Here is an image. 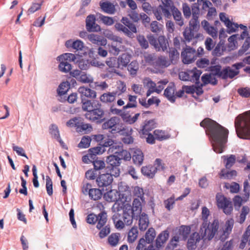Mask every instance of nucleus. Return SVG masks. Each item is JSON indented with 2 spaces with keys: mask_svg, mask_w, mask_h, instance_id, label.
<instances>
[{
  "mask_svg": "<svg viewBox=\"0 0 250 250\" xmlns=\"http://www.w3.org/2000/svg\"><path fill=\"white\" fill-rule=\"evenodd\" d=\"M123 219L126 225H130L132 223L133 219L136 220L138 219V216L131 213V211L128 210L123 213Z\"/></svg>",
  "mask_w": 250,
  "mask_h": 250,
  "instance_id": "29",
  "label": "nucleus"
},
{
  "mask_svg": "<svg viewBox=\"0 0 250 250\" xmlns=\"http://www.w3.org/2000/svg\"><path fill=\"white\" fill-rule=\"evenodd\" d=\"M146 85L148 88V90L146 92V96L148 97L152 93L155 92L156 83L149 78L146 79Z\"/></svg>",
  "mask_w": 250,
  "mask_h": 250,
  "instance_id": "54",
  "label": "nucleus"
},
{
  "mask_svg": "<svg viewBox=\"0 0 250 250\" xmlns=\"http://www.w3.org/2000/svg\"><path fill=\"white\" fill-rule=\"evenodd\" d=\"M175 86L173 83H170L165 90V96L171 102L174 103L175 101Z\"/></svg>",
  "mask_w": 250,
  "mask_h": 250,
  "instance_id": "19",
  "label": "nucleus"
},
{
  "mask_svg": "<svg viewBox=\"0 0 250 250\" xmlns=\"http://www.w3.org/2000/svg\"><path fill=\"white\" fill-rule=\"evenodd\" d=\"M107 221V214L104 211L100 212L98 215L90 214L87 217V222L90 224H94L98 222L96 228L100 229L104 226Z\"/></svg>",
  "mask_w": 250,
  "mask_h": 250,
  "instance_id": "11",
  "label": "nucleus"
},
{
  "mask_svg": "<svg viewBox=\"0 0 250 250\" xmlns=\"http://www.w3.org/2000/svg\"><path fill=\"white\" fill-rule=\"evenodd\" d=\"M145 61L148 64L152 65L154 67L156 61L157 57L154 54H147L144 56Z\"/></svg>",
  "mask_w": 250,
  "mask_h": 250,
  "instance_id": "57",
  "label": "nucleus"
},
{
  "mask_svg": "<svg viewBox=\"0 0 250 250\" xmlns=\"http://www.w3.org/2000/svg\"><path fill=\"white\" fill-rule=\"evenodd\" d=\"M225 162V166L227 169H230L236 162V157L234 155H224L222 156Z\"/></svg>",
  "mask_w": 250,
  "mask_h": 250,
  "instance_id": "35",
  "label": "nucleus"
},
{
  "mask_svg": "<svg viewBox=\"0 0 250 250\" xmlns=\"http://www.w3.org/2000/svg\"><path fill=\"white\" fill-rule=\"evenodd\" d=\"M95 170H99L104 169L105 167V164L104 161L96 160L92 162Z\"/></svg>",
  "mask_w": 250,
  "mask_h": 250,
  "instance_id": "63",
  "label": "nucleus"
},
{
  "mask_svg": "<svg viewBox=\"0 0 250 250\" xmlns=\"http://www.w3.org/2000/svg\"><path fill=\"white\" fill-rule=\"evenodd\" d=\"M60 61L74 62L76 59L75 55L72 53H64L58 57Z\"/></svg>",
  "mask_w": 250,
  "mask_h": 250,
  "instance_id": "52",
  "label": "nucleus"
},
{
  "mask_svg": "<svg viewBox=\"0 0 250 250\" xmlns=\"http://www.w3.org/2000/svg\"><path fill=\"white\" fill-rule=\"evenodd\" d=\"M142 209V206L141 201L139 199L135 198L134 199L132 203V207L131 209H129L133 213L138 216L141 214Z\"/></svg>",
  "mask_w": 250,
  "mask_h": 250,
  "instance_id": "34",
  "label": "nucleus"
},
{
  "mask_svg": "<svg viewBox=\"0 0 250 250\" xmlns=\"http://www.w3.org/2000/svg\"><path fill=\"white\" fill-rule=\"evenodd\" d=\"M78 81L83 83H92L93 79L90 75H88L84 72H82Z\"/></svg>",
  "mask_w": 250,
  "mask_h": 250,
  "instance_id": "59",
  "label": "nucleus"
},
{
  "mask_svg": "<svg viewBox=\"0 0 250 250\" xmlns=\"http://www.w3.org/2000/svg\"><path fill=\"white\" fill-rule=\"evenodd\" d=\"M234 125L238 137L250 139V110L238 115L235 120Z\"/></svg>",
  "mask_w": 250,
  "mask_h": 250,
  "instance_id": "3",
  "label": "nucleus"
},
{
  "mask_svg": "<svg viewBox=\"0 0 250 250\" xmlns=\"http://www.w3.org/2000/svg\"><path fill=\"white\" fill-rule=\"evenodd\" d=\"M138 69L139 64L136 61H132L127 65V70L132 76L136 75Z\"/></svg>",
  "mask_w": 250,
  "mask_h": 250,
  "instance_id": "48",
  "label": "nucleus"
},
{
  "mask_svg": "<svg viewBox=\"0 0 250 250\" xmlns=\"http://www.w3.org/2000/svg\"><path fill=\"white\" fill-rule=\"evenodd\" d=\"M109 110L112 114L120 115L124 121L130 125L135 123L140 115V113H136L131 117L130 111L123 112L122 110L115 108L113 105L110 107Z\"/></svg>",
  "mask_w": 250,
  "mask_h": 250,
  "instance_id": "8",
  "label": "nucleus"
},
{
  "mask_svg": "<svg viewBox=\"0 0 250 250\" xmlns=\"http://www.w3.org/2000/svg\"><path fill=\"white\" fill-rule=\"evenodd\" d=\"M154 120L146 121L144 125L142 126L141 131L143 135L148 134L150 131L155 127V125Z\"/></svg>",
  "mask_w": 250,
  "mask_h": 250,
  "instance_id": "32",
  "label": "nucleus"
},
{
  "mask_svg": "<svg viewBox=\"0 0 250 250\" xmlns=\"http://www.w3.org/2000/svg\"><path fill=\"white\" fill-rule=\"evenodd\" d=\"M43 2L42 0H38L35 2H32L31 6L27 10V14L30 15L35 13L36 11L40 10Z\"/></svg>",
  "mask_w": 250,
  "mask_h": 250,
  "instance_id": "40",
  "label": "nucleus"
},
{
  "mask_svg": "<svg viewBox=\"0 0 250 250\" xmlns=\"http://www.w3.org/2000/svg\"><path fill=\"white\" fill-rule=\"evenodd\" d=\"M120 233H113L108 238V243L112 247L116 246L119 241Z\"/></svg>",
  "mask_w": 250,
  "mask_h": 250,
  "instance_id": "51",
  "label": "nucleus"
},
{
  "mask_svg": "<svg viewBox=\"0 0 250 250\" xmlns=\"http://www.w3.org/2000/svg\"><path fill=\"white\" fill-rule=\"evenodd\" d=\"M113 176L110 172L99 175L96 180L97 185L99 188L110 186L113 182Z\"/></svg>",
  "mask_w": 250,
  "mask_h": 250,
  "instance_id": "14",
  "label": "nucleus"
},
{
  "mask_svg": "<svg viewBox=\"0 0 250 250\" xmlns=\"http://www.w3.org/2000/svg\"><path fill=\"white\" fill-rule=\"evenodd\" d=\"M156 235L155 231L153 228H149L146 233L145 240L146 243L150 244L153 241Z\"/></svg>",
  "mask_w": 250,
  "mask_h": 250,
  "instance_id": "55",
  "label": "nucleus"
},
{
  "mask_svg": "<svg viewBox=\"0 0 250 250\" xmlns=\"http://www.w3.org/2000/svg\"><path fill=\"white\" fill-rule=\"evenodd\" d=\"M202 73L200 70H198L196 68H194L192 70H188L189 81L199 84L200 83L199 78Z\"/></svg>",
  "mask_w": 250,
  "mask_h": 250,
  "instance_id": "25",
  "label": "nucleus"
},
{
  "mask_svg": "<svg viewBox=\"0 0 250 250\" xmlns=\"http://www.w3.org/2000/svg\"><path fill=\"white\" fill-rule=\"evenodd\" d=\"M153 134L156 139L161 141L169 138V135L162 130L156 129L154 131Z\"/></svg>",
  "mask_w": 250,
  "mask_h": 250,
  "instance_id": "43",
  "label": "nucleus"
},
{
  "mask_svg": "<svg viewBox=\"0 0 250 250\" xmlns=\"http://www.w3.org/2000/svg\"><path fill=\"white\" fill-rule=\"evenodd\" d=\"M169 233L167 231H164L161 233L156 240V244L157 247H161L167 240Z\"/></svg>",
  "mask_w": 250,
  "mask_h": 250,
  "instance_id": "36",
  "label": "nucleus"
},
{
  "mask_svg": "<svg viewBox=\"0 0 250 250\" xmlns=\"http://www.w3.org/2000/svg\"><path fill=\"white\" fill-rule=\"evenodd\" d=\"M138 231L137 228L133 227L128 232L127 240L129 243L134 242L138 236Z\"/></svg>",
  "mask_w": 250,
  "mask_h": 250,
  "instance_id": "49",
  "label": "nucleus"
},
{
  "mask_svg": "<svg viewBox=\"0 0 250 250\" xmlns=\"http://www.w3.org/2000/svg\"><path fill=\"white\" fill-rule=\"evenodd\" d=\"M170 64V61L166 57L161 56L157 58L154 67L156 68L166 67Z\"/></svg>",
  "mask_w": 250,
  "mask_h": 250,
  "instance_id": "33",
  "label": "nucleus"
},
{
  "mask_svg": "<svg viewBox=\"0 0 250 250\" xmlns=\"http://www.w3.org/2000/svg\"><path fill=\"white\" fill-rule=\"evenodd\" d=\"M78 92L82 98L83 97L93 99L96 97V92L95 91L85 86L79 87Z\"/></svg>",
  "mask_w": 250,
  "mask_h": 250,
  "instance_id": "24",
  "label": "nucleus"
},
{
  "mask_svg": "<svg viewBox=\"0 0 250 250\" xmlns=\"http://www.w3.org/2000/svg\"><path fill=\"white\" fill-rule=\"evenodd\" d=\"M132 160L134 164L141 165L144 160V154L142 151L139 149H135L133 153Z\"/></svg>",
  "mask_w": 250,
  "mask_h": 250,
  "instance_id": "31",
  "label": "nucleus"
},
{
  "mask_svg": "<svg viewBox=\"0 0 250 250\" xmlns=\"http://www.w3.org/2000/svg\"><path fill=\"white\" fill-rule=\"evenodd\" d=\"M88 194L91 199L97 200L101 198L103 192L100 188H89Z\"/></svg>",
  "mask_w": 250,
  "mask_h": 250,
  "instance_id": "37",
  "label": "nucleus"
},
{
  "mask_svg": "<svg viewBox=\"0 0 250 250\" xmlns=\"http://www.w3.org/2000/svg\"><path fill=\"white\" fill-rule=\"evenodd\" d=\"M100 5L103 11L106 13L113 14L116 11L115 5L108 1H101Z\"/></svg>",
  "mask_w": 250,
  "mask_h": 250,
  "instance_id": "26",
  "label": "nucleus"
},
{
  "mask_svg": "<svg viewBox=\"0 0 250 250\" xmlns=\"http://www.w3.org/2000/svg\"><path fill=\"white\" fill-rule=\"evenodd\" d=\"M92 129L93 127L90 124L84 123L81 119L79 125L76 128V131L79 133H87L90 132Z\"/></svg>",
  "mask_w": 250,
  "mask_h": 250,
  "instance_id": "30",
  "label": "nucleus"
},
{
  "mask_svg": "<svg viewBox=\"0 0 250 250\" xmlns=\"http://www.w3.org/2000/svg\"><path fill=\"white\" fill-rule=\"evenodd\" d=\"M208 69L211 72L210 74L212 76H217L223 80H226L228 78L232 79L239 73V71H234L229 67H227L221 70V66L220 65L211 66L208 67Z\"/></svg>",
  "mask_w": 250,
  "mask_h": 250,
  "instance_id": "5",
  "label": "nucleus"
},
{
  "mask_svg": "<svg viewBox=\"0 0 250 250\" xmlns=\"http://www.w3.org/2000/svg\"><path fill=\"white\" fill-rule=\"evenodd\" d=\"M60 63L59 65V70L63 73L70 72L72 69V66L69 62L66 61H60Z\"/></svg>",
  "mask_w": 250,
  "mask_h": 250,
  "instance_id": "53",
  "label": "nucleus"
},
{
  "mask_svg": "<svg viewBox=\"0 0 250 250\" xmlns=\"http://www.w3.org/2000/svg\"><path fill=\"white\" fill-rule=\"evenodd\" d=\"M237 172L235 170H229L228 169L223 168L219 173V176L220 179H231L236 177Z\"/></svg>",
  "mask_w": 250,
  "mask_h": 250,
  "instance_id": "27",
  "label": "nucleus"
},
{
  "mask_svg": "<svg viewBox=\"0 0 250 250\" xmlns=\"http://www.w3.org/2000/svg\"><path fill=\"white\" fill-rule=\"evenodd\" d=\"M85 27L88 32H99L101 30L100 25L96 23V18L94 15L88 16L85 21Z\"/></svg>",
  "mask_w": 250,
  "mask_h": 250,
  "instance_id": "16",
  "label": "nucleus"
},
{
  "mask_svg": "<svg viewBox=\"0 0 250 250\" xmlns=\"http://www.w3.org/2000/svg\"><path fill=\"white\" fill-rule=\"evenodd\" d=\"M106 161L107 164V171L112 173L115 177H119L121 173L120 166L121 162H120L119 159L115 155L107 156Z\"/></svg>",
  "mask_w": 250,
  "mask_h": 250,
  "instance_id": "6",
  "label": "nucleus"
},
{
  "mask_svg": "<svg viewBox=\"0 0 250 250\" xmlns=\"http://www.w3.org/2000/svg\"><path fill=\"white\" fill-rule=\"evenodd\" d=\"M109 188H106L107 190ZM110 190L107 191L106 193L104 194V198L105 200L109 202H114L118 201L123 197V195L120 193L116 188H109Z\"/></svg>",
  "mask_w": 250,
  "mask_h": 250,
  "instance_id": "17",
  "label": "nucleus"
},
{
  "mask_svg": "<svg viewBox=\"0 0 250 250\" xmlns=\"http://www.w3.org/2000/svg\"><path fill=\"white\" fill-rule=\"evenodd\" d=\"M180 238V236L178 235L174 236L167 245L166 250H173L174 248H176Z\"/></svg>",
  "mask_w": 250,
  "mask_h": 250,
  "instance_id": "50",
  "label": "nucleus"
},
{
  "mask_svg": "<svg viewBox=\"0 0 250 250\" xmlns=\"http://www.w3.org/2000/svg\"><path fill=\"white\" fill-rule=\"evenodd\" d=\"M126 90V85L125 83L122 81H119L117 83V88L116 90L114 91L115 93H117V96H121L122 94L125 93Z\"/></svg>",
  "mask_w": 250,
  "mask_h": 250,
  "instance_id": "45",
  "label": "nucleus"
},
{
  "mask_svg": "<svg viewBox=\"0 0 250 250\" xmlns=\"http://www.w3.org/2000/svg\"><path fill=\"white\" fill-rule=\"evenodd\" d=\"M195 31L189 29L188 27L185 28L183 32V36L185 40L188 42H189L194 38H197V36L195 35Z\"/></svg>",
  "mask_w": 250,
  "mask_h": 250,
  "instance_id": "42",
  "label": "nucleus"
},
{
  "mask_svg": "<svg viewBox=\"0 0 250 250\" xmlns=\"http://www.w3.org/2000/svg\"><path fill=\"white\" fill-rule=\"evenodd\" d=\"M250 210V208L248 206H245L242 207L239 217L238 219V222L240 224H243L245 222L246 216L249 213Z\"/></svg>",
  "mask_w": 250,
  "mask_h": 250,
  "instance_id": "46",
  "label": "nucleus"
},
{
  "mask_svg": "<svg viewBox=\"0 0 250 250\" xmlns=\"http://www.w3.org/2000/svg\"><path fill=\"white\" fill-rule=\"evenodd\" d=\"M88 40L93 44L99 46H104L107 43V41L104 37L94 34H89Z\"/></svg>",
  "mask_w": 250,
  "mask_h": 250,
  "instance_id": "18",
  "label": "nucleus"
},
{
  "mask_svg": "<svg viewBox=\"0 0 250 250\" xmlns=\"http://www.w3.org/2000/svg\"><path fill=\"white\" fill-rule=\"evenodd\" d=\"M91 140V137L85 136L83 137L81 142L78 144V147L79 148H88L90 146Z\"/></svg>",
  "mask_w": 250,
  "mask_h": 250,
  "instance_id": "56",
  "label": "nucleus"
},
{
  "mask_svg": "<svg viewBox=\"0 0 250 250\" xmlns=\"http://www.w3.org/2000/svg\"><path fill=\"white\" fill-rule=\"evenodd\" d=\"M104 129H109L112 133L120 132L124 130V127L119 118L114 117L105 122L102 125Z\"/></svg>",
  "mask_w": 250,
  "mask_h": 250,
  "instance_id": "7",
  "label": "nucleus"
},
{
  "mask_svg": "<svg viewBox=\"0 0 250 250\" xmlns=\"http://www.w3.org/2000/svg\"><path fill=\"white\" fill-rule=\"evenodd\" d=\"M209 210L206 207L202 208V216L203 222L200 227V232L204 239L211 240L214 236L219 228V222L215 219L212 223L208 222V217Z\"/></svg>",
  "mask_w": 250,
  "mask_h": 250,
  "instance_id": "2",
  "label": "nucleus"
},
{
  "mask_svg": "<svg viewBox=\"0 0 250 250\" xmlns=\"http://www.w3.org/2000/svg\"><path fill=\"white\" fill-rule=\"evenodd\" d=\"M81 118L80 117H74L72 119H70L66 122V125L70 127H75L76 130L77 127L79 125V124Z\"/></svg>",
  "mask_w": 250,
  "mask_h": 250,
  "instance_id": "60",
  "label": "nucleus"
},
{
  "mask_svg": "<svg viewBox=\"0 0 250 250\" xmlns=\"http://www.w3.org/2000/svg\"><path fill=\"white\" fill-rule=\"evenodd\" d=\"M200 125L206 129V133L211 141L213 150L217 153H222L228 141V129L209 118L203 120Z\"/></svg>",
  "mask_w": 250,
  "mask_h": 250,
  "instance_id": "1",
  "label": "nucleus"
},
{
  "mask_svg": "<svg viewBox=\"0 0 250 250\" xmlns=\"http://www.w3.org/2000/svg\"><path fill=\"white\" fill-rule=\"evenodd\" d=\"M203 82L202 85H206L208 83H211L213 85L217 84V81L215 78L213 77L211 74H205L201 77Z\"/></svg>",
  "mask_w": 250,
  "mask_h": 250,
  "instance_id": "38",
  "label": "nucleus"
},
{
  "mask_svg": "<svg viewBox=\"0 0 250 250\" xmlns=\"http://www.w3.org/2000/svg\"><path fill=\"white\" fill-rule=\"evenodd\" d=\"M138 219L139 229L142 231L145 230L147 228L149 224L147 215L144 212L141 213L138 215Z\"/></svg>",
  "mask_w": 250,
  "mask_h": 250,
  "instance_id": "23",
  "label": "nucleus"
},
{
  "mask_svg": "<svg viewBox=\"0 0 250 250\" xmlns=\"http://www.w3.org/2000/svg\"><path fill=\"white\" fill-rule=\"evenodd\" d=\"M121 21L122 23L117 22L115 24V29L119 32H123L129 38H133V33L137 32L136 25L126 17H123Z\"/></svg>",
  "mask_w": 250,
  "mask_h": 250,
  "instance_id": "4",
  "label": "nucleus"
},
{
  "mask_svg": "<svg viewBox=\"0 0 250 250\" xmlns=\"http://www.w3.org/2000/svg\"><path fill=\"white\" fill-rule=\"evenodd\" d=\"M103 146L104 147H109V151L117 154V152L115 150L121 147V143L115 142L112 139L108 137L104 143Z\"/></svg>",
  "mask_w": 250,
  "mask_h": 250,
  "instance_id": "20",
  "label": "nucleus"
},
{
  "mask_svg": "<svg viewBox=\"0 0 250 250\" xmlns=\"http://www.w3.org/2000/svg\"><path fill=\"white\" fill-rule=\"evenodd\" d=\"M191 228L188 226H181L179 229V234L182 237V239L185 240L187 239L189 234L190 233Z\"/></svg>",
  "mask_w": 250,
  "mask_h": 250,
  "instance_id": "41",
  "label": "nucleus"
},
{
  "mask_svg": "<svg viewBox=\"0 0 250 250\" xmlns=\"http://www.w3.org/2000/svg\"><path fill=\"white\" fill-rule=\"evenodd\" d=\"M70 87V84L67 82L62 83L59 86L58 92L60 95H62L66 93Z\"/></svg>",
  "mask_w": 250,
  "mask_h": 250,
  "instance_id": "58",
  "label": "nucleus"
},
{
  "mask_svg": "<svg viewBox=\"0 0 250 250\" xmlns=\"http://www.w3.org/2000/svg\"><path fill=\"white\" fill-rule=\"evenodd\" d=\"M129 102L123 107V110H125L130 108H135L137 106V102L136 96L128 95Z\"/></svg>",
  "mask_w": 250,
  "mask_h": 250,
  "instance_id": "39",
  "label": "nucleus"
},
{
  "mask_svg": "<svg viewBox=\"0 0 250 250\" xmlns=\"http://www.w3.org/2000/svg\"><path fill=\"white\" fill-rule=\"evenodd\" d=\"M141 172L147 178H153L157 172L156 168L151 165L144 166L141 168Z\"/></svg>",
  "mask_w": 250,
  "mask_h": 250,
  "instance_id": "21",
  "label": "nucleus"
},
{
  "mask_svg": "<svg viewBox=\"0 0 250 250\" xmlns=\"http://www.w3.org/2000/svg\"><path fill=\"white\" fill-rule=\"evenodd\" d=\"M217 205L219 208L223 209V212L227 215L231 213L233 206L231 201L224 195L217 193L216 195Z\"/></svg>",
  "mask_w": 250,
  "mask_h": 250,
  "instance_id": "9",
  "label": "nucleus"
},
{
  "mask_svg": "<svg viewBox=\"0 0 250 250\" xmlns=\"http://www.w3.org/2000/svg\"><path fill=\"white\" fill-rule=\"evenodd\" d=\"M104 111L101 108H93L84 115L86 119L96 122H102L104 119Z\"/></svg>",
  "mask_w": 250,
  "mask_h": 250,
  "instance_id": "12",
  "label": "nucleus"
},
{
  "mask_svg": "<svg viewBox=\"0 0 250 250\" xmlns=\"http://www.w3.org/2000/svg\"><path fill=\"white\" fill-rule=\"evenodd\" d=\"M116 155L118 159H119L120 162H121L122 160L125 161H130L131 158L130 153L126 150H122L117 153Z\"/></svg>",
  "mask_w": 250,
  "mask_h": 250,
  "instance_id": "44",
  "label": "nucleus"
},
{
  "mask_svg": "<svg viewBox=\"0 0 250 250\" xmlns=\"http://www.w3.org/2000/svg\"><path fill=\"white\" fill-rule=\"evenodd\" d=\"M179 53L175 48H170L169 52V57L170 59V62L175 63L179 59Z\"/></svg>",
  "mask_w": 250,
  "mask_h": 250,
  "instance_id": "47",
  "label": "nucleus"
},
{
  "mask_svg": "<svg viewBox=\"0 0 250 250\" xmlns=\"http://www.w3.org/2000/svg\"><path fill=\"white\" fill-rule=\"evenodd\" d=\"M117 93L114 92H108L103 94L100 97L101 102L105 104H111L115 102L116 97L117 96Z\"/></svg>",
  "mask_w": 250,
  "mask_h": 250,
  "instance_id": "22",
  "label": "nucleus"
},
{
  "mask_svg": "<svg viewBox=\"0 0 250 250\" xmlns=\"http://www.w3.org/2000/svg\"><path fill=\"white\" fill-rule=\"evenodd\" d=\"M137 40L142 48L146 49L148 47V42L143 35H138L137 37Z\"/></svg>",
  "mask_w": 250,
  "mask_h": 250,
  "instance_id": "62",
  "label": "nucleus"
},
{
  "mask_svg": "<svg viewBox=\"0 0 250 250\" xmlns=\"http://www.w3.org/2000/svg\"><path fill=\"white\" fill-rule=\"evenodd\" d=\"M237 92L242 97L248 98L250 96V88L248 87L239 88Z\"/></svg>",
  "mask_w": 250,
  "mask_h": 250,
  "instance_id": "64",
  "label": "nucleus"
},
{
  "mask_svg": "<svg viewBox=\"0 0 250 250\" xmlns=\"http://www.w3.org/2000/svg\"><path fill=\"white\" fill-rule=\"evenodd\" d=\"M199 25L198 18H192L189 21V27L188 28L196 32L199 28Z\"/></svg>",
  "mask_w": 250,
  "mask_h": 250,
  "instance_id": "61",
  "label": "nucleus"
},
{
  "mask_svg": "<svg viewBox=\"0 0 250 250\" xmlns=\"http://www.w3.org/2000/svg\"><path fill=\"white\" fill-rule=\"evenodd\" d=\"M201 239H203L204 241H206L207 240L202 238L201 233L200 232L199 233L195 232L192 233L190 235L187 242V248L188 250H195L197 247V243Z\"/></svg>",
  "mask_w": 250,
  "mask_h": 250,
  "instance_id": "15",
  "label": "nucleus"
},
{
  "mask_svg": "<svg viewBox=\"0 0 250 250\" xmlns=\"http://www.w3.org/2000/svg\"><path fill=\"white\" fill-rule=\"evenodd\" d=\"M183 62L185 64H189L193 62L197 58L196 51L190 46L187 47L181 53Z\"/></svg>",
  "mask_w": 250,
  "mask_h": 250,
  "instance_id": "13",
  "label": "nucleus"
},
{
  "mask_svg": "<svg viewBox=\"0 0 250 250\" xmlns=\"http://www.w3.org/2000/svg\"><path fill=\"white\" fill-rule=\"evenodd\" d=\"M147 39L150 45L154 46L157 51H166L168 46V42L164 36H160L156 39L153 36H147Z\"/></svg>",
  "mask_w": 250,
  "mask_h": 250,
  "instance_id": "10",
  "label": "nucleus"
},
{
  "mask_svg": "<svg viewBox=\"0 0 250 250\" xmlns=\"http://www.w3.org/2000/svg\"><path fill=\"white\" fill-rule=\"evenodd\" d=\"M170 11L176 23L180 26L183 25L184 21L182 17V14L178 8L175 6H173Z\"/></svg>",
  "mask_w": 250,
  "mask_h": 250,
  "instance_id": "28",
  "label": "nucleus"
}]
</instances>
